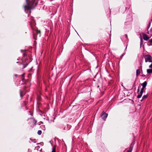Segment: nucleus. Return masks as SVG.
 <instances>
[{
  "instance_id": "f257e3e1",
  "label": "nucleus",
  "mask_w": 152,
  "mask_h": 152,
  "mask_svg": "<svg viewBox=\"0 0 152 152\" xmlns=\"http://www.w3.org/2000/svg\"><path fill=\"white\" fill-rule=\"evenodd\" d=\"M145 62H152V58L150 55H146L143 56Z\"/></svg>"
},
{
  "instance_id": "f03ea898",
  "label": "nucleus",
  "mask_w": 152,
  "mask_h": 152,
  "mask_svg": "<svg viewBox=\"0 0 152 152\" xmlns=\"http://www.w3.org/2000/svg\"><path fill=\"white\" fill-rule=\"evenodd\" d=\"M26 1L27 4L24 6L25 10V11H26V10H27V11H30L31 8L30 7H29L28 4V0H26Z\"/></svg>"
},
{
  "instance_id": "7ed1b4c3",
  "label": "nucleus",
  "mask_w": 152,
  "mask_h": 152,
  "mask_svg": "<svg viewBox=\"0 0 152 152\" xmlns=\"http://www.w3.org/2000/svg\"><path fill=\"white\" fill-rule=\"evenodd\" d=\"M107 114L105 113H104L103 114L101 115V116L102 118L105 121L106 120V118H107Z\"/></svg>"
},
{
  "instance_id": "20e7f679",
  "label": "nucleus",
  "mask_w": 152,
  "mask_h": 152,
  "mask_svg": "<svg viewBox=\"0 0 152 152\" xmlns=\"http://www.w3.org/2000/svg\"><path fill=\"white\" fill-rule=\"evenodd\" d=\"M142 36L143 39L146 41L148 40L151 37H148L146 34L144 33L142 34Z\"/></svg>"
},
{
  "instance_id": "39448f33",
  "label": "nucleus",
  "mask_w": 152,
  "mask_h": 152,
  "mask_svg": "<svg viewBox=\"0 0 152 152\" xmlns=\"http://www.w3.org/2000/svg\"><path fill=\"white\" fill-rule=\"evenodd\" d=\"M37 0H33L32 5L33 6H36L37 5Z\"/></svg>"
},
{
  "instance_id": "423d86ee",
  "label": "nucleus",
  "mask_w": 152,
  "mask_h": 152,
  "mask_svg": "<svg viewBox=\"0 0 152 152\" xmlns=\"http://www.w3.org/2000/svg\"><path fill=\"white\" fill-rule=\"evenodd\" d=\"M143 91H140V92L139 93V94L137 96V97L138 98H140L141 97V96L142 95V94L143 93Z\"/></svg>"
},
{
  "instance_id": "0eeeda50",
  "label": "nucleus",
  "mask_w": 152,
  "mask_h": 152,
  "mask_svg": "<svg viewBox=\"0 0 152 152\" xmlns=\"http://www.w3.org/2000/svg\"><path fill=\"white\" fill-rule=\"evenodd\" d=\"M143 91H140V92L139 93V94L137 96V97L138 98H140L141 97V96L142 95V94L143 93Z\"/></svg>"
},
{
  "instance_id": "6e6552de",
  "label": "nucleus",
  "mask_w": 152,
  "mask_h": 152,
  "mask_svg": "<svg viewBox=\"0 0 152 152\" xmlns=\"http://www.w3.org/2000/svg\"><path fill=\"white\" fill-rule=\"evenodd\" d=\"M147 83L146 81H145L143 83L141 84V85L142 86V87L144 88H145L147 85Z\"/></svg>"
},
{
  "instance_id": "1a4fd4ad",
  "label": "nucleus",
  "mask_w": 152,
  "mask_h": 152,
  "mask_svg": "<svg viewBox=\"0 0 152 152\" xmlns=\"http://www.w3.org/2000/svg\"><path fill=\"white\" fill-rule=\"evenodd\" d=\"M140 69H138L136 70V75L137 76H138L140 74Z\"/></svg>"
},
{
  "instance_id": "9d476101",
  "label": "nucleus",
  "mask_w": 152,
  "mask_h": 152,
  "mask_svg": "<svg viewBox=\"0 0 152 152\" xmlns=\"http://www.w3.org/2000/svg\"><path fill=\"white\" fill-rule=\"evenodd\" d=\"M148 34L151 35V37L152 36V27H151L150 30L149 31H148Z\"/></svg>"
},
{
  "instance_id": "9b49d317",
  "label": "nucleus",
  "mask_w": 152,
  "mask_h": 152,
  "mask_svg": "<svg viewBox=\"0 0 152 152\" xmlns=\"http://www.w3.org/2000/svg\"><path fill=\"white\" fill-rule=\"evenodd\" d=\"M147 72L148 73H152V69H148L147 70Z\"/></svg>"
},
{
  "instance_id": "f8f14e48",
  "label": "nucleus",
  "mask_w": 152,
  "mask_h": 152,
  "mask_svg": "<svg viewBox=\"0 0 152 152\" xmlns=\"http://www.w3.org/2000/svg\"><path fill=\"white\" fill-rule=\"evenodd\" d=\"M133 149V147L130 146L129 148V150L127 151V152H132Z\"/></svg>"
},
{
  "instance_id": "ddd939ff",
  "label": "nucleus",
  "mask_w": 152,
  "mask_h": 152,
  "mask_svg": "<svg viewBox=\"0 0 152 152\" xmlns=\"http://www.w3.org/2000/svg\"><path fill=\"white\" fill-rule=\"evenodd\" d=\"M147 96H148V95H145L144 96H143L142 97V99L141 101H142L143 99H144L146 98L147 97Z\"/></svg>"
},
{
  "instance_id": "4468645a",
  "label": "nucleus",
  "mask_w": 152,
  "mask_h": 152,
  "mask_svg": "<svg viewBox=\"0 0 152 152\" xmlns=\"http://www.w3.org/2000/svg\"><path fill=\"white\" fill-rule=\"evenodd\" d=\"M51 152H56V148L54 147H53L52 148V150Z\"/></svg>"
},
{
  "instance_id": "2eb2a0df",
  "label": "nucleus",
  "mask_w": 152,
  "mask_h": 152,
  "mask_svg": "<svg viewBox=\"0 0 152 152\" xmlns=\"http://www.w3.org/2000/svg\"><path fill=\"white\" fill-rule=\"evenodd\" d=\"M42 133V131L41 130H38L37 132V134H38L40 135Z\"/></svg>"
},
{
  "instance_id": "dca6fc26",
  "label": "nucleus",
  "mask_w": 152,
  "mask_h": 152,
  "mask_svg": "<svg viewBox=\"0 0 152 152\" xmlns=\"http://www.w3.org/2000/svg\"><path fill=\"white\" fill-rule=\"evenodd\" d=\"M33 123H34V125H36L37 124V121L35 120H34L33 121Z\"/></svg>"
},
{
  "instance_id": "f3484780",
  "label": "nucleus",
  "mask_w": 152,
  "mask_h": 152,
  "mask_svg": "<svg viewBox=\"0 0 152 152\" xmlns=\"http://www.w3.org/2000/svg\"><path fill=\"white\" fill-rule=\"evenodd\" d=\"M25 74H23L22 75V80L23 81V80L24 79V75Z\"/></svg>"
},
{
  "instance_id": "a211bd4d",
  "label": "nucleus",
  "mask_w": 152,
  "mask_h": 152,
  "mask_svg": "<svg viewBox=\"0 0 152 152\" xmlns=\"http://www.w3.org/2000/svg\"><path fill=\"white\" fill-rule=\"evenodd\" d=\"M20 96L21 97V98H22V97H23V96H22V93H21V90H20Z\"/></svg>"
},
{
  "instance_id": "6ab92c4d",
  "label": "nucleus",
  "mask_w": 152,
  "mask_h": 152,
  "mask_svg": "<svg viewBox=\"0 0 152 152\" xmlns=\"http://www.w3.org/2000/svg\"><path fill=\"white\" fill-rule=\"evenodd\" d=\"M151 63V64L149 66L150 68H152V62Z\"/></svg>"
},
{
  "instance_id": "aec40b11",
  "label": "nucleus",
  "mask_w": 152,
  "mask_h": 152,
  "mask_svg": "<svg viewBox=\"0 0 152 152\" xmlns=\"http://www.w3.org/2000/svg\"><path fill=\"white\" fill-rule=\"evenodd\" d=\"M149 42L151 43H152V39H150L149 40Z\"/></svg>"
},
{
  "instance_id": "412c9836",
  "label": "nucleus",
  "mask_w": 152,
  "mask_h": 152,
  "mask_svg": "<svg viewBox=\"0 0 152 152\" xmlns=\"http://www.w3.org/2000/svg\"><path fill=\"white\" fill-rule=\"evenodd\" d=\"M143 88V87H142V89H141V90L143 91V90H144V88Z\"/></svg>"
},
{
  "instance_id": "4be33fe9",
  "label": "nucleus",
  "mask_w": 152,
  "mask_h": 152,
  "mask_svg": "<svg viewBox=\"0 0 152 152\" xmlns=\"http://www.w3.org/2000/svg\"><path fill=\"white\" fill-rule=\"evenodd\" d=\"M125 37H126L127 39L128 37H127V35L126 34H125Z\"/></svg>"
},
{
  "instance_id": "5701e85b",
  "label": "nucleus",
  "mask_w": 152,
  "mask_h": 152,
  "mask_svg": "<svg viewBox=\"0 0 152 152\" xmlns=\"http://www.w3.org/2000/svg\"><path fill=\"white\" fill-rule=\"evenodd\" d=\"M137 91H138V92H139L140 91V89L139 88H138V89H137Z\"/></svg>"
},
{
  "instance_id": "b1692460",
  "label": "nucleus",
  "mask_w": 152,
  "mask_h": 152,
  "mask_svg": "<svg viewBox=\"0 0 152 152\" xmlns=\"http://www.w3.org/2000/svg\"><path fill=\"white\" fill-rule=\"evenodd\" d=\"M37 33H40V31H37Z\"/></svg>"
},
{
  "instance_id": "393cba45",
  "label": "nucleus",
  "mask_w": 152,
  "mask_h": 152,
  "mask_svg": "<svg viewBox=\"0 0 152 152\" xmlns=\"http://www.w3.org/2000/svg\"><path fill=\"white\" fill-rule=\"evenodd\" d=\"M140 65H141V66H140V67L141 68V67H142V64H141V63H140Z\"/></svg>"
},
{
  "instance_id": "a878e982",
  "label": "nucleus",
  "mask_w": 152,
  "mask_h": 152,
  "mask_svg": "<svg viewBox=\"0 0 152 152\" xmlns=\"http://www.w3.org/2000/svg\"><path fill=\"white\" fill-rule=\"evenodd\" d=\"M17 75H16H16H15V77H17Z\"/></svg>"
},
{
  "instance_id": "bb28decb",
  "label": "nucleus",
  "mask_w": 152,
  "mask_h": 152,
  "mask_svg": "<svg viewBox=\"0 0 152 152\" xmlns=\"http://www.w3.org/2000/svg\"><path fill=\"white\" fill-rule=\"evenodd\" d=\"M123 56V55H122L121 56V57H122Z\"/></svg>"
},
{
  "instance_id": "cd10ccee",
  "label": "nucleus",
  "mask_w": 152,
  "mask_h": 152,
  "mask_svg": "<svg viewBox=\"0 0 152 152\" xmlns=\"http://www.w3.org/2000/svg\"><path fill=\"white\" fill-rule=\"evenodd\" d=\"M150 25H151V23H149V26H150Z\"/></svg>"
}]
</instances>
